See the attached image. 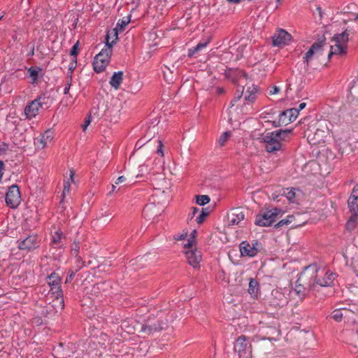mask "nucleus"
<instances>
[{
    "mask_svg": "<svg viewBox=\"0 0 358 358\" xmlns=\"http://www.w3.org/2000/svg\"><path fill=\"white\" fill-rule=\"evenodd\" d=\"M317 265H310L302 271L298 278L294 292L299 296H304L306 290L315 289V281L317 277Z\"/></svg>",
    "mask_w": 358,
    "mask_h": 358,
    "instance_id": "obj_1",
    "label": "nucleus"
},
{
    "mask_svg": "<svg viewBox=\"0 0 358 358\" xmlns=\"http://www.w3.org/2000/svg\"><path fill=\"white\" fill-rule=\"evenodd\" d=\"M166 327L167 320L152 315L145 320L143 323L138 324L137 330L143 336H150Z\"/></svg>",
    "mask_w": 358,
    "mask_h": 358,
    "instance_id": "obj_2",
    "label": "nucleus"
},
{
    "mask_svg": "<svg viewBox=\"0 0 358 358\" xmlns=\"http://www.w3.org/2000/svg\"><path fill=\"white\" fill-rule=\"evenodd\" d=\"M106 42L104 48L96 55L93 62L94 69L96 73H101L106 69L109 64L112 55V46L114 43V41L110 43L108 35L106 36Z\"/></svg>",
    "mask_w": 358,
    "mask_h": 358,
    "instance_id": "obj_3",
    "label": "nucleus"
},
{
    "mask_svg": "<svg viewBox=\"0 0 358 358\" xmlns=\"http://www.w3.org/2000/svg\"><path fill=\"white\" fill-rule=\"evenodd\" d=\"M349 41V34L347 31L341 34H335L330 46V50L328 53V58L330 59L332 55L342 56L347 53L348 43Z\"/></svg>",
    "mask_w": 358,
    "mask_h": 358,
    "instance_id": "obj_4",
    "label": "nucleus"
},
{
    "mask_svg": "<svg viewBox=\"0 0 358 358\" xmlns=\"http://www.w3.org/2000/svg\"><path fill=\"white\" fill-rule=\"evenodd\" d=\"M324 133L325 132L322 130H317L314 134L308 133L306 134L307 139L310 144L313 145L317 144L320 145V150H317V148H314L313 150V155L316 157H319L320 155L327 156L329 154V150L326 148V145H324L323 138Z\"/></svg>",
    "mask_w": 358,
    "mask_h": 358,
    "instance_id": "obj_5",
    "label": "nucleus"
},
{
    "mask_svg": "<svg viewBox=\"0 0 358 358\" xmlns=\"http://www.w3.org/2000/svg\"><path fill=\"white\" fill-rule=\"evenodd\" d=\"M282 213L278 208L260 212L255 218V224L259 227H269L276 221L277 217Z\"/></svg>",
    "mask_w": 358,
    "mask_h": 358,
    "instance_id": "obj_6",
    "label": "nucleus"
},
{
    "mask_svg": "<svg viewBox=\"0 0 358 358\" xmlns=\"http://www.w3.org/2000/svg\"><path fill=\"white\" fill-rule=\"evenodd\" d=\"M195 233L196 231L194 230L191 239H188L187 243L184 244V248H187V250L185 252L187 262L189 264L194 268L199 267L201 261V252L196 249H193V246L195 243L194 238V234Z\"/></svg>",
    "mask_w": 358,
    "mask_h": 358,
    "instance_id": "obj_7",
    "label": "nucleus"
},
{
    "mask_svg": "<svg viewBox=\"0 0 358 358\" xmlns=\"http://www.w3.org/2000/svg\"><path fill=\"white\" fill-rule=\"evenodd\" d=\"M317 161L313 159L308 162L306 168L313 175L327 176L331 171V167L327 164L326 158H320Z\"/></svg>",
    "mask_w": 358,
    "mask_h": 358,
    "instance_id": "obj_8",
    "label": "nucleus"
},
{
    "mask_svg": "<svg viewBox=\"0 0 358 358\" xmlns=\"http://www.w3.org/2000/svg\"><path fill=\"white\" fill-rule=\"evenodd\" d=\"M234 350L239 358H252V346L245 336L242 335L236 340Z\"/></svg>",
    "mask_w": 358,
    "mask_h": 358,
    "instance_id": "obj_9",
    "label": "nucleus"
},
{
    "mask_svg": "<svg viewBox=\"0 0 358 358\" xmlns=\"http://www.w3.org/2000/svg\"><path fill=\"white\" fill-rule=\"evenodd\" d=\"M260 139L265 144V149L269 153H275L282 148V144L275 136L274 131L262 134Z\"/></svg>",
    "mask_w": 358,
    "mask_h": 358,
    "instance_id": "obj_10",
    "label": "nucleus"
},
{
    "mask_svg": "<svg viewBox=\"0 0 358 358\" xmlns=\"http://www.w3.org/2000/svg\"><path fill=\"white\" fill-rule=\"evenodd\" d=\"M46 98L44 96H40L34 100L29 102L24 108V115L27 119L35 117L39 112L40 108L45 104Z\"/></svg>",
    "mask_w": 358,
    "mask_h": 358,
    "instance_id": "obj_11",
    "label": "nucleus"
},
{
    "mask_svg": "<svg viewBox=\"0 0 358 358\" xmlns=\"http://www.w3.org/2000/svg\"><path fill=\"white\" fill-rule=\"evenodd\" d=\"M324 45L323 41L314 43L303 56V62L308 66L314 59H318L323 55Z\"/></svg>",
    "mask_w": 358,
    "mask_h": 358,
    "instance_id": "obj_12",
    "label": "nucleus"
},
{
    "mask_svg": "<svg viewBox=\"0 0 358 358\" xmlns=\"http://www.w3.org/2000/svg\"><path fill=\"white\" fill-rule=\"evenodd\" d=\"M21 202V195L19 187L16 185L10 186L6 194V203L12 208H17Z\"/></svg>",
    "mask_w": 358,
    "mask_h": 358,
    "instance_id": "obj_13",
    "label": "nucleus"
},
{
    "mask_svg": "<svg viewBox=\"0 0 358 358\" xmlns=\"http://www.w3.org/2000/svg\"><path fill=\"white\" fill-rule=\"evenodd\" d=\"M260 248L261 244L257 241H253L252 243L245 241L239 246L241 256L250 257L256 256Z\"/></svg>",
    "mask_w": 358,
    "mask_h": 358,
    "instance_id": "obj_14",
    "label": "nucleus"
},
{
    "mask_svg": "<svg viewBox=\"0 0 358 358\" xmlns=\"http://www.w3.org/2000/svg\"><path fill=\"white\" fill-rule=\"evenodd\" d=\"M317 277L315 281V287L319 285L320 287H329L334 283L336 278V274L330 271L324 270L317 271Z\"/></svg>",
    "mask_w": 358,
    "mask_h": 358,
    "instance_id": "obj_15",
    "label": "nucleus"
},
{
    "mask_svg": "<svg viewBox=\"0 0 358 358\" xmlns=\"http://www.w3.org/2000/svg\"><path fill=\"white\" fill-rule=\"evenodd\" d=\"M273 45L274 46H284L289 43L292 40V36L285 29H279L272 37Z\"/></svg>",
    "mask_w": 358,
    "mask_h": 358,
    "instance_id": "obj_16",
    "label": "nucleus"
},
{
    "mask_svg": "<svg viewBox=\"0 0 358 358\" xmlns=\"http://www.w3.org/2000/svg\"><path fill=\"white\" fill-rule=\"evenodd\" d=\"M48 283L50 287V289L57 299L62 296L61 289V278L56 273H52L48 276Z\"/></svg>",
    "mask_w": 358,
    "mask_h": 358,
    "instance_id": "obj_17",
    "label": "nucleus"
},
{
    "mask_svg": "<svg viewBox=\"0 0 358 358\" xmlns=\"http://www.w3.org/2000/svg\"><path fill=\"white\" fill-rule=\"evenodd\" d=\"M53 138L54 132L48 129L35 138L34 145L37 149H43L52 141Z\"/></svg>",
    "mask_w": 358,
    "mask_h": 358,
    "instance_id": "obj_18",
    "label": "nucleus"
},
{
    "mask_svg": "<svg viewBox=\"0 0 358 358\" xmlns=\"http://www.w3.org/2000/svg\"><path fill=\"white\" fill-rule=\"evenodd\" d=\"M244 218V212L239 208L231 210L227 215V219L229 225H238L241 223V222L243 221Z\"/></svg>",
    "mask_w": 358,
    "mask_h": 358,
    "instance_id": "obj_19",
    "label": "nucleus"
},
{
    "mask_svg": "<svg viewBox=\"0 0 358 358\" xmlns=\"http://www.w3.org/2000/svg\"><path fill=\"white\" fill-rule=\"evenodd\" d=\"M38 237L36 235H31L20 241L18 248L21 250L30 251L34 250L38 246Z\"/></svg>",
    "mask_w": 358,
    "mask_h": 358,
    "instance_id": "obj_20",
    "label": "nucleus"
},
{
    "mask_svg": "<svg viewBox=\"0 0 358 358\" xmlns=\"http://www.w3.org/2000/svg\"><path fill=\"white\" fill-rule=\"evenodd\" d=\"M273 298L271 301V305L275 308L283 307L287 303V298L284 294L278 291L273 293Z\"/></svg>",
    "mask_w": 358,
    "mask_h": 358,
    "instance_id": "obj_21",
    "label": "nucleus"
},
{
    "mask_svg": "<svg viewBox=\"0 0 358 358\" xmlns=\"http://www.w3.org/2000/svg\"><path fill=\"white\" fill-rule=\"evenodd\" d=\"M160 210L157 209L155 203H150L147 204L143 210V215L145 218L150 220L159 215Z\"/></svg>",
    "mask_w": 358,
    "mask_h": 358,
    "instance_id": "obj_22",
    "label": "nucleus"
},
{
    "mask_svg": "<svg viewBox=\"0 0 358 358\" xmlns=\"http://www.w3.org/2000/svg\"><path fill=\"white\" fill-rule=\"evenodd\" d=\"M257 91V87L254 85L247 87V90L244 93V100L247 103H253L256 100Z\"/></svg>",
    "mask_w": 358,
    "mask_h": 358,
    "instance_id": "obj_23",
    "label": "nucleus"
},
{
    "mask_svg": "<svg viewBox=\"0 0 358 358\" xmlns=\"http://www.w3.org/2000/svg\"><path fill=\"white\" fill-rule=\"evenodd\" d=\"M273 131L275 132V136H276L278 140L281 143L283 141H288L292 135V129H278Z\"/></svg>",
    "mask_w": 358,
    "mask_h": 358,
    "instance_id": "obj_24",
    "label": "nucleus"
},
{
    "mask_svg": "<svg viewBox=\"0 0 358 358\" xmlns=\"http://www.w3.org/2000/svg\"><path fill=\"white\" fill-rule=\"evenodd\" d=\"M210 38H208L206 40L200 41L196 46L192 47L188 50V57H191L194 56L196 53L201 51L204 48L207 47L208 43H210Z\"/></svg>",
    "mask_w": 358,
    "mask_h": 358,
    "instance_id": "obj_25",
    "label": "nucleus"
},
{
    "mask_svg": "<svg viewBox=\"0 0 358 358\" xmlns=\"http://www.w3.org/2000/svg\"><path fill=\"white\" fill-rule=\"evenodd\" d=\"M123 80V72L117 71L115 72L110 78V85L115 90H117L120 87V84L122 83Z\"/></svg>",
    "mask_w": 358,
    "mask_h": 358,
    "instance_id": "obj_26",
    "label": "nucleus"
},
{
    "mask_svg": "<svg viewBox=\"0 0 358 358\" xmlns=\"http://www.w3.org/2000/svg\"><path fill=\"white\" fill-rule=\"evenodd\" d=\"M351 313L347 309H336L331 315L332 319L336 322H341L343 318L346 317Z\"/></svg>",
    "mask_w": 358,
    "mask_h": 358,
    "instance_id": "obj_27",
    "label": "nucleus"
},
{
    "mask_svg": "<svg viewBox=\"0 0 358 358\" xmlns=\"http://www.w3.org/2000/svg\"><path fill=\"white\" fill-rule=\"evenodd\" d=\"M282 195H285L290 203H296L298 201L296 189H285L282 190Z\"/></svg>",
    "mask_w": 358,
    "mask_h": 358,
    "instance_id": "obj_28",
    "label": "nucleus"
},
{
    "mask_svg": "<svg viewBox=\"0 0 358 358\" xmlns=\"http://www.w3.org/2000/svg\"><path fill=\"white\" fill-rule=\"evenodd\" d=\"M70 178L69 179L65 182L64 185V189L62 192L63 196H64L66 194H69L71 189V184L74 182V176L75 171L73 169H70Z\"/></svg>",
    "mask_w": 358,
    "mask_h": 358,
    "instance_id": "obj_29",
    "label": "nucleus"
},
{
    "mask_svg": "<svg viewBox=\"0 0 358 358\" xmlns=\"http://www.w3.org/2000/svg\"><path fill=\"white\" fill-rule=\"evenodd\" d=\"M79 250H80L79 243L74 242L71 246V255L73 256H74L75 257H77V261L80 264V266H78V267L80 268L82 267L83 263L81 261V257L78 256Z\"/></svg>",
    "mask_w": 358,
    "mask_h": 358,
    "instance_id": "obj_30",
    "label": "nucleus"
},
{
    "mask_svg": "<svg viewBox=\"0 0 358 358\" xmlns=\"http://www.w3.org/2000/svg\"><path fill=\"white\" fill-rule=\"evenodd\" d=\"M259 284L255 279H251L249 282L248 292L254 297L257 296L259 290Z\"/></svg>",
    "mask_w": 358,
    "mask_h": 358,
    "instance_id": "obj_31",
    "label": "nucleus"
},
{
    "mask_svg": "<svg viewBox=\"0 0 358 358\" xmlns=\"http://www.w3.org/2000/svg\"><path fill=\"white\" fill-rule=\"evenodd\" d=\"M290 122H292L289 117V115L286 113V111L285 110L280 113V114L279 115V119L278 123L275 124V127H278L282 124L287 125Z\"/></svg>",
    "mask_w": 358,
    "mask_h": 358,
    "instance_id": "obj_32",
    "label": "nucleus"
},
{
    "mask_svg": "<svg viewBox=\"0 0 358 358\" xmlns=\"http://www.w3.org/2000/svg\"><path fill=\"white\" fill-rule=\"evenodd\" d=\"M358 220V214H352L346 223V228L352 230L355 228Z\"/></svg>",
    "mask_w": 358,
    "mask_h": 358,
    "instance_id": "obj_33",
    "label": "nucleus"
},
{
    "mask_svg": "<svg viewBox=\"0 0 358 358\" xmlns=\"http://www.w3.org/2000/svg\"><path fill=\"white\" fill-rule=\"evenodd\" d=\"M273 347V345L271 341H264L259 344L260 350L265 354L271 353Z\"/></svg>",
    "mask_w": 358,
    "mask_h": 358,
    "instance_id": "obj_34",
    "label": "nucleus"
},
{
    "mask_svg": "<svg viewBox=\"0 0 358 358\" xmlns=\"http://www.w3.org/2000/svg\"><path fill=\"white\" fill-rule=\"evenodd\" d=\"M231 134L230 131H224L221 134L217 140V144L219 146L222 147L225 145L226 142L231 137Z\"/></svg>",
    "mask_w": 358,
    "mask_h": 358,
    "instance_id": "obj_35",
    "label": "nucleus"
},
{
    "mask_svg": "<svg viewBox=\"0 0 358 358\" xmlns=\"http://www.w3.org/2000/svg\"><path fill=\"white\" fill-rule=\"evenodd\" d=\"M357 200L353 201V198L350 197L348 201V207L352 214H358V204L357 203Z\"/></svg>",
    "mask_w": 358,
    "mask_h": 358,
    "instance_id": "obj_36",
    "label": "nucleus"
},
{
    "mask_svg": "<svg viewBox=\"0 0 358 358\" xmlns=\"http://www.w3.org/2000/svg\"><path fill=\"white\" fill-rule=\"evenodd\" d=\"M40 71H41V69L34 68V67H30L28 69V73H29V76L32 79V81H31L32 83H34L36 81Z\"/></svg>",
    "mask_w": 358,
    "mask_h": 358,
    "instance_id": "obj_37",
    "label": "nucleus"
},
{
    "mask_svg": "<svg viewBox=\"0 0 358 358\" xmlns=\"http://www.w3.org/2000/svg\"><path fill=\"white\" fill-rule=\"evenodd\" d=\"M196 203L200 206H204L209 203L210 197L208 195H199L196 196Z\"/></svg>",
    "mask_w": 358,
    "mask_h": 358,
    "instance_id": "obj_38",
    "label": "nucleus"
},
{
    "mask_svg": "<svg viewBox=\"0 0 358 358\" xmlns=\"http://www.w3.org/2000/svg\"><path fill=\"white\" fill-rule=\"evenodd\" d=\"M208 212L206 209L202 208L201 213L196 217V222L201 224L203 222L206 217L208 215Z\"/></svg>",
    "mask_w": 358,
    "mask_h": 358,
    "instance_id": "obj_39",
    "label": "nucleus"
},
{
    "mask_svg": "<svg viewBox=\"0 0 358 358\" xmlns=\"http://www.w3.org/2000/svg\"><path fill=\"white\" fill-rule=\"evenodd\" d=\"M243 88H242L241 90H238L237 91V93L236 94V96L234 97V99L231 101V103H230V106L229 108H232L235 105L236 103L241 100L242 96H243Z\"/></svg>",
    "mask_w": 358,
    "mask_h": 358,
    "instance_id": "obj_40",
    "label": "nucleus"
},
{
    "mask_svg": "<svg viewBox=\"0 0 358 358\" xmlns=\"http://www.w3.org/2000/svg\"><path fill=\"white\" fill-rule=\"evenodd\" d=\"M286 113L289 115V117L291 122H293L298 117L299 113L296 110V108H293L288 110H286Z\"/></svg>",
    "mask_w": 358,
    "mask_h": 358,
    "instance_id": "obj_41",
    "label": "nucleus"
},
{
    "mask_svg": "<svg viewBox=\"0 0 358 358\" xmlns=\"http://www.w3.org/2000/svg\"><path fill=\"white\" fill-rule=\"evenodd\" d=\"M62 238H63L62 232L60 230H57L52 235V243L53 244H57L61 241Z\"/></svg>",
    "mask_w": 358,
    "mask_h": 358,
    "instance_id": "obj_42",
    "label": "nucleus"
},
{
    "mask_svg": "<svg viewBox=\"0 0 358 358\" xmlns=\"http://www.w3.org/2000/svg\"><path fill=\"white\" fill-rule=\"evenodd\" d=\"M162 182L164 185L157 184L156 189H162V192H164L165 189H168L170 187V182L166 178H163Z\"/></svg>",
    "mask_w": 358,
    "mask_h": 358,
    "instance_id": "obj_43",
    "label": "nucleus"
},
{
    "mask_svg": "<svg viewBox=\"0 0 358 358\" xmlns=\"http://www.w3.org/2000/svg\"><path fill=\"white\" fill-rule=\"evenodd\" d=\"M164 145L162 142L159 140H157V147L156 150V154L160 155L161 157H164V152L163 151Z\"/></svg>",
    "mask_w": 358,
    "mask_h": 358,
    "instance_id": "obj_44",
    "label": "nucleus"
},
{
    "mask_svg": "<svg viewBox=\"0 0 358 358\" xmlns=\"http://www.w3.org/2000/svg\"><path fill=\"white\" fill-rule=\"evenodd\" d=\"M77 65V58L73 57L72 61L69 64V71L71 74L73 70L76 69Z\"/></svg>",
    "mask_w": 358,
    "mask_h": 358,
    "instance_id": "obj_45",
    "label": "nucleus"
},
{
    "mask_svg": "<svg viewBox=\"0 0 358 358\" xmlns=\"http://www.w3.org/2000/svg\"><path fill=\"white\" fill-rule=\"evenodd\" d=\"M78 42L76 43L71 49L70 55L73 57H76L78 51Z\"/></svg>",
    "mask_w": 358,
    "mask_h": 358,
    "instance_id": "obj_46",
    "label": "nucleus"
},
{
    "mask_svg": "<svg viewBox=\"0 0 358 358\" xmlns=\"http://www.w3.org/2000/svg\"><path fill=\"white\" fill-rule=\"evenodd\" d=\"M290 224V221L289 220H287V218H285L280 221H279L277 224H275V228L278 229L280 228L284 225H288Z\"/></svg>",
    "mask_w": 358,
    "mask_h": 358,
    "instance_id": "obj_47",
    "label": "nucleus"
},
{
    "mask_svg": "<svg viewBox=\"0 0 358 358\" xmlns=\"http://www.w3.org/2000/svg\"><path fill=\"white\" fill-rule=\"evenodd\" d=\"M350 197L353 198V201L357 200V199H358V184L355 185L354 188L352 189L351 196Z\"/></svg>",
    "mask_w": 358,
    "mask_h": 358,
    "instance_id": "obj_48",
    "label": "nucleus"
},
{
    "mask_svg": "<svg viewBox=\"0 0 358 358\" xmlns=\"http://www.w3.org/2000/svg\"><path fill=\"white\" fill-rule=\"evenodd\" d=\"M8 149V145L6 143H1L0 145V155H6L7 150Z\"/></svg>",
    "mask_w": 358,
    "mask_h": 358,
    "instance_id": "obj_49",
    "label": "nucleus"
},
{
    "mask_svg": "<svg viewBox=\"0 0 358 358\" xmlns=\"http://www.w3.org/2000/svg\"><path fill=\"white\" fill-rule=\"evenodd\" d=\"M199 211V209L196 207L192 208V212L188 214V220H192L195 216L196 213Z\"/></svg>",
    "mask_w": 358,
    "mask_h": 358,
    "instance_id": "obj_50",
    "label": "nucleus"
},
{
    "mask_svg": "<svg viewBox=\"0 0 358 358\" xmlns=\"http://www.w3.org/2000/svg\"><path fill=\"white\" fill-rule=\"evenodd\" d=\"M300 215L298 213L296 215H289L287 216V220H289L290 221V224H292L294 222L296 218H299Z\"/></svg>",
    "mask_w": 358,
    "mask_h": 358,
    "instance_id": "obj_51",
    "label": "nucleus"
},
{
    "mask_svg": "<svg viewBox=\"0 0 358 358\" xmlns=\"http://www.w3.org/2000/svg\"><path fill=\"white\" fill-rule=\"evenodd\" d=\"M129 22V19L127 18L126 20H122L121 22L119 21L117 22V26L120 27V30H122L124 27Z\"/></svg>",
    "mask_w": 358,
    "mask_h": 358,
    "instance_id": "obj_52",
    "label": "nucleus"
},
{
    "mask_svg": "<svg viewBox=\"0 0 358 358\" xmlns=\"http://www.w3.org/2000/svg\"><path fill=\"white\" fill-rule=\"evenodd\" d=\"M306 223L305 221H301L298 220L297 218H296L294 222L292 224V227H297L303 225Z\"/></svg>",
    "mask_w": 358,
    "mask_h": 358,
    "instance_id": "obj_53",
    "label": "nucleus"
},
{
    "mask_svg": "<svg viewBox=\"0 0 358 358\" xmlns=\"http://www.w3.org/2000/svg\"><path fill=\"white\" fill-rule=\"evenodd\" d=\"M151 139L150 137H148V138H145V140L143 139H141L139 140L137 143H136V146H138V148H140L143 144H144V142H148Z\"/></svg>",
    "mask_w": 358,
    "mask_h": 358,
    "instance_id": "obj_54",
    "label": "nucleus"
},
{
    "mask_svg": "<svg viewBox=\"0 0 358 358\" xmlns=\"http://www.w3.org/2000/svg\"><path fill=\"white\" fill-rule=\"evenodd\" d=\"M71 77H70L69 80L67 82V84L64 90V93L65 94H67L69 92L70 87H71Z\"/></svg>",
    "mask_w": 358,
    "mask_h": 358,
    "instance_id": "obj_55",
    "label": "nucleus"
},
{
    "mask_svg": "<svg viewBox=\"0 0 358 358\" xmlns=\"http://www.w3.org/2000/svg\"><path fill=\"white\" fill-rule=\"evenodd\" d=\"M316 11H317V13L315 12L314 15L316 16V15L317 14L318 17H319V20H320L322 18V11L321 8L319 6L317 7Z\"/></svg>",
    "mask_w": 358,
    "mask_h": 358,
    "instance_id": "obj_56",
    "label": "nucleus"
},
{
    "mask_svg": "<svg viewBox=\"0 0 358 358\" xmlns=\"http://www.w3.org/2000/svg\"><path fill=\"white\" fill-rule=\"evenodd\" d=\"M168 73H171V69L167 67V66H164V68L163 69V73H164V77L167 79L168 78Z\"/></svg>",
    "mask_w": 358,
    "mask_h": 358,
    "instance_id": "obj_57",
    "label": "nucleus"
},
{
    "mask_svg": "<svg viewBox=\"0 0 358 358\" xmlns=\"http://www.w3.org/2000/svg\"><path fill=\"white\" fill-rule=\"evenodd\" d=\"M280 92V88L277 86H274L273 89L270 91V94H275Z\"/></svg>",
    "mask_w": 358,
    "mask_h": 358,
    "instance_id": "obj_58",
    "label": "nucleus"
},
{
    "mask_svg": "<svg viewBox=\"0 0 358 358\" xmlns=\"http://www.w3.org/2000/svg\"><path fill=\"white\" fill-rule=\"evenodd\" d=\"M126 181V178L124 176H120L116 182H115V185H118L120 183H122V182H124Z\"/></svg>",
    "mask_w": 358,
    "mask_h": 358,
    "instance_id": "obj_59",
    "label": "nucleus"
},
{
    "mask_svg": "<svg viewBox=\"0 0 358 358\" xmlns=\"http://www.w3.org/2000/svg\"><path fill=\"white\" fill-rule=\"evenodd\" d=\"M90 122H91V120H90V117L88 119L85 120V124L83 125V130L84 131H86L87 127L90 124Z\"/></svg>",
    "mask_w": 358,
    "mask_h": 358,
    "instance_id": "obj_60",
    "label": "nucleus"
},
{
    "mask_svg": "<svg viewBox=\"0 0 358 358\" xmlns=\"http://www.w3.org/2000/svg\"><path fill=\"white\" fill-rule=\"evenodd\" d=\"M306 106V103H301L299 106V108H296V110H298V112L299 113L300 110H303Z\"/></svg>",
    "mask_w": 358,
    "mask_h": 358,
    "instance_id": "obj_61",
    "label": "nucleus"
},
{
    "mask_svg": "<svg viewBox=\"0 0 358 358\" xmlns=\"http://www.w3.org/2000/svg\"><path fill=\"white\" fill-rule=\"evenodd\" d=\"M227 1L229 3H232V4H238V3H240L241 2H242L241 0H227Z\"/></svg>",
    "mask_w": 358,
    "mask_h": 358,
    "instance_id": "obj_62",
    "label": "nucleus"
},
{
    "mask_svg": "<svg viewBox=\"0 0 358 358\" xmlns=\"http://www.w3.org/2000/svg\"><path fill=\"white\" fill-rule=\"evenodd\" d=\"M187 236V234H181L177 237H175V239L178 241V240H183L185 239V237Z\"/></svg>",
    "mask_w": 358,
    "mask_h": 358,
    "instance_id": "obj_63",
    "label": "nucleus"
},
{
    "mask_svg": "<svg viewBox=\"0 0 358 358\" xmlns=\"http://www.w3.org/2000/svg\"><path fill=\"white\" fill-rule=\"evenodd\" d=\"M75 275V273L71 271V273L69 274V277L66 278V281H68L69 280H71L73 276Z\"/></svg>",
    "mask_w": 358,
    "mask_h": 358,
    "instance_id": "obj_64",
    "label": "nucleus"
}]
</instances>
